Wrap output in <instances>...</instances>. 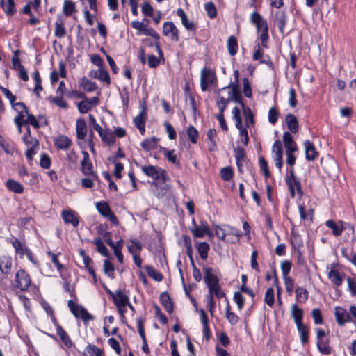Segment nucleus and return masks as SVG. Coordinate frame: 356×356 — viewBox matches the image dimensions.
Instances as JSON below:
<instances>
[{
	"label": "nucleus",
	"mask_w": 356,
	"mask_h": 356,
	"mask_svg": "<svg viewBox=\"0 0 356 356\" xmlns=\"http://www.w3.org/2000/svg\"><path fill=\"white\" fill-rule=\"evenodd\" d=\"M227 92L226 99H228V102L234 101L235 103H238L241 105L242 108H245V105L243 101V97L241 91L238 88V83H230L227 86L220 88L218 93Z\"/></svg>",
	"instance_id": "f257e3e1"
},
{
	"label": "nucleus",
	"mask_w": 356,
	"mask_h": 356,
	"mask_svg": "<svg viewBox=\"0 0 356 356\" xmlns=\"http://www.w3.org/2000/svg\"><path fill=\"white\" fill-rule=\"evenodd\" d=\"M141 170L145 175L152 178L155 181H159L161 180L164 183L167 179V172L164 169L158 166L152 165H145L141 167Z\"/></svg>",
	"instance_id": "f03ea898"
},
{
	"label": "nucleus",
	"mask_w": 356,
	"mask_h": 356,
	"mask_svg": "<svg viewBox=\"0 0 356 356\" xmlns=\"http://www.w3.org/2000/svg\"><path fill=\"white\" fill-rule=\"evenodd\" d=\"M95 207L99 214L108 219L113 225H118L119 220L115 214L112 211L107 202L100 201L95 203Z\"/></svg>",
	"instance_id": "7ed1b4c3"
},
{
	"label": "nucleus",
	"mask_w": 356,
	"mask_h": 356,
	"mask_svg": "<svg viewBox=\"0 0 356 356\" xmlns=\"http://www.w3.org/2000/svg\"><path fill=\"white\" fill-rule=\"evenodd\" d=\"M31 284V278L29 273L23 269L18 270L15 274V287L22 291H27Z\"/></svg>",
	"instance_id": "20e7f679"
},
{
	"label": "nucleus",
	"mask_w": 356,
	"mask_h": 356,
	"mask_svg": "<svg viewBox=\"0 0 356 356\" xmlns=\"http://www.w3.org/2000/svg\"><path fill=\"white\" fill-rule=\"evenodd\" d=\"M216 76L215 71L211 68L204 67L201 70L200 76V88L202 91H207L209 85L216 81Z\"/></svg>",
	"instance_id": "39448f33"
},
{
	"label": "nucleus",
	"mask_w": 356,
	"mask_h": 356,
	"mask_svg": "<svg viewBox=\"0 0 356 356\" xmlns=\"http://www.w3.org/2000/svg\"><path fill=\"white\" fill-rule=\"evenodd\" d=\"M83 156V160L81 161V171L86 176L92 177L94 179L99 181L97 174L93 171L92 163L90 161L89 154L86 151H82Z\"/></svg>",
	"instance_id": "423d86ee"
},
{
	"label": "nucleus",
	"mask_w": 356,
	"mask_h": 356,
	"mask_svg": "<svg viewBox=\"0 0 356 356\" xmlns=\"http://www.w3.org/2000/svg\"><path fill=\"white\" fill-rule=\"evenodd\" d=\"M163 33L170 37L171 40L178 42L179 40V31L172 22H165L163 25Z\"/></svg>",
	"instance_id": "0eeeda50"
},
{
	"label": "nucleus",
	"mask_w": 356,
	"mask_h": 356,
	"mask_svg": "<svg viewBox=\"0 0 356 356\" xmlns=\"http://www.w3.org/2000/svg\"><path fill=\"white\" fill-rule=\"evenodd\" d=\"M203 273L204 281L207 287L219 283V278L216 275V270L213 268L204 267L203 268Z\"/></svg>",
	"instance_id": "6e6552de"
},
{
	"label": "nucleus",
	"mask_w": 356,
	"mask_h": 356,
	"mask_svg": "<svg viewBox=\"0 0 356 356\" xmlns=\"http://www.w3.org/2000/svg\"><path fill=\"white\" fill-rule=\"evenodd\" d=\"M335 318L337 323L340 326H343L346 323L350 322L352 321L350 314L341 307H335Z\"/></svg>",
	"instance_id": "1a4fd4ad"
},
{
	"label": "nucleus",
	"mask_w": 356,
	"mask_h": 356,
	"mask_svg": "<svg viewBox=\"0 0 356 356\" xmlns=\"http://www.w3.org/2000/svg\"><path fill=\"white\" fill-rule=\"evenodd\" d=\"M54 323L56 328V333L61 341L65 344L66 347L72 348L74 346V343L72 342L68 334L63 329V327L57 323L55 318L54 319Z\"/></svg>",
	"instance_id": "9d476101"
},
{
	"label": "nucleus",
	"mask_w": 356,
	"mask_h": 356,
	"mask_svg": "<svg viewBox=\"0 0 356 356\" xmlns=\"http://www.w3.org/2000/svg\"><path fill=\"white\" fill-rule=\"evenodd\" d=\"M287 22V16L284 10H278L275 14L274 24L279 31L283 34Z\"/></svg>",
	"instance_id": "9b49d317"
},
{
	"label": "nucleus",
	"mask_w": 356,
	"mask_h": 356,
	"mask_svg": "<svg viewBox=\"0 0 356 356\" xmlns=\"http://www.w3.org/2000/svg\"><path fill=\"white\" fill-rule=\"evenodd\" d=\"M72 144V140L65 135H60L54 139V145L58 149L67 150Z\"/></svg>",
	"instance_id": "f8f14e48"
},
{
	"label": "nucleus",
	"mask_w": 356,
	"mask_h": 356,
	"mask_svg": "<svg viewBox=\"0 0 356 356\" xmlns=\"http://www.w3.org/2000/svg\"><path fill=\"white\" fill-rule=\"evenodd\" d=\"M283 143L286 152H294L298 150L297 145L289 131H284L283 134Z\"/></svg>",
	"instance_id": "ddd939ff"
},
{
	"label": "nucleus",
	"mask_w": 356,
	"mask_h": 356,
	"mask_svg": "<svg viewBox=\"0 0 356 356\" xmlns=\"http://www.w3.org/2000/svg\"><path fill=\"white\" fill-rule=\"evenodd\" d=\"M62 218L65 223L72 224L74 227H76L79 224L78 216L72 210H63L62 211Z\"/></svg>",
	"instance_id": "4468645a"
},
{
	"label": "nucleus",
	"mask_w": 356,
	"mask_h": 356,
	"mask_svg": "<svg viewBox=\"0 0 356 356\" xmlns=\"http://www.w3.org/2000/svg\"><path fill=\"white\" fill-rule=\"evenodd\" d=\"M305 149V158L307 161H314L318 156V152L314 144L310 140H305L304 142Z\"/></svg>",
	"instance_id": "2eb2a0df"
},
{
	"label": "nucleus",
	"mask_w": 356,
	"mask_h": 356,
	"mask_svg": "<svg viewBox=\"0 0 356 356\" xmlns=\"http://www.w3.org/2000/svg\"><path fill=\"white\" fill-rule=\"evenodd\" d=\"M140 106L141 108V112L133 120V122L136 127L145 124V121L147 118V106L145 102H144L140 103Z\"/></svg>",
	"instance_id": "dca6fc26"
},
{
	"label": "nucleus",
	"mask_w": 356,
	"mask_h": 356,
	"mask_svg": "<svg viewBox=\"0 0 356 356\" xmlns=\"http://www.w3.org/2000/svg\"><path fill=\"white\" fill-rule=\"evenodd\" d=\"M290 185H287L289 186V189L290 191V195L291 197H295V189L297 191V193L300 197L303 195V191L302 189L300 181L298 177H295L293 179H290Z\"/></svg>",
	"instance_id": "f3484780"
},
{
	"label": "nucleus",
	"mask_w": 356,
	"mask_h": 356,
	"mask_svg": "<svg viewBox=\"0 0 356 356\" xmlns=\"http://www.w3.org/2000/svg\"><path fill=\"white\" fill-rule=\"evenodd\" d=\"M159 298L162 306L168 313L171 314L173 312L174 305L168 293L166 291L161 293Z\"/></svg>",
	"instance_id": "a211bd4d"
},
{
	"label": "nucleus",
	"mask_w": 356,
	"mask_h": 356,
	"mask_svg": "<svg viewBox=\"0 0 356 356\" xmlns=\"http://www.w3.org/2000/svg\"><path fill=\"white\" fill-rule=\"evenodd\" d=\"M112 300L116 307L127 306L129 304V298L127 295L122 293V290L118 289L115 291V297Z\"/></svg>",
	"instance_id": "6ab92c4d"
},
{
	"label": "nucleus",
	"mask_w": 356,
	"mask_h": 356,
	"mask_svg": "<svg viewBox=\"0 0 356 356\" xmlns=\"http://www.w3.org/2000/svg\"><path fill=\"white\" fill-rule=\"evenodd\" d=\"M0 4L7 16H12L17 12L14 0H1Z\"/></svg>",
	"instance_id": "aec40b11"
},
{
	"label": "nucleus",
	"mask_w": 356,
	"mask_h": 356,
	"mask_svg": "<svg viewBox=\"0 0 356 356\" xmlns=\"http://www.w3.org/2000/svg\"><path fill=\"white\" fill-rule=\"evenodd\" d=\"M10 243L15 248V252L20 255V258H22L29 250V248L26 247L24 243H22L16 238L12 239Z\"/></svg>",
	"instance_id": "412c9836"
},
{
	"label": "nucleus",
	"mask_w": 356,
	"mask_h": 356,
	"mask_svg": "<svg viewBox=\"0 0 356 356\" xmlns=\"http://www.w3.org/2000/svg\"><path fill=\"white\" fill-rule=\"evenodd\" d=\"M285 120L287 127L291 133L296 134L298 131L299 125L297 118L294 115L291 113L287 114Z\"/></svg>",
	"instance_id": "4be33fe9"
},
{
	"label": "nucleus",
	"mask_w": 356,
	"mask_h": 356,
	"mask_svg": "<svg viewBox=\"0 0 356 356\" xmlns=\"http://www.w3.org/2000/svg\"><path fill=\"white\" fill-rule=\"evenodd\" d=\"M76 131L77 138L83 140L86 136L87 127L86 121L83 118H79L76 120Z\"/></svg>",
	"instance_id": "5701e85b"
},
{
	"label": "nucleus",
	"mask_w": 356,
	"mask_h": 356,
	"mask_svg": "<svg viewBox=\"0 0 356 356\" xmlns=\"http://www.w3.org/2000/svg\"><path fill=\"white\" fill-rule=\"evenodd\" d=\"M343 276H345V273L341 275L337 270L332 269L327 273V277L331 282L337 286L342 284Z\"/></svg>",
	"instance_id": "b1692460"
},
{
	"label": "nucleus",
	"mask_w": 356,
	"mask_h": 356,
	"mask_svg": "<svg viewBox=\"0 0 356 356\" xmlns=\"http://www.w3.org/2000/svg\"><path fill=\"white\" fill-rule=\"evenodd\" d=\"M80 88L88 92H91L97 89V85L86 77H83L79 82Z\"/></svg>",
	"instance_id": "393cba45"
},
{
	"label": "nucleus",
	"mask_w": 356,
	"mask_h": 356,
	"mask_svg": "<svg viewBox=\"0 0 356 356\" xmlns=\"http://www.w3.org/2000/svg\"><path fill=\"white\" fill-rule=\"evenodd\" d=\"M291 316L296 325L302 323L303 311L296 304L291 306Z\"/></svg>",
	"instance_id": "a878e982"
},
{
	"label": "nucleus",
	"mask_w": 356,
	"mask_h": 356,
	"mask_svg": "<svg viewBox=\"0 0 356 356\" xmlns=\"http://www.w3.org/2000/svg\"><path fill=\"white\" fill-rule=\"evenodd\" d=\"M195 247L202 259H206L208 257V252L210 249L209 245L207 242L195 241Z\"/></svg>",
	"instance_id": "bb28decb"
},
{
	"label": "nucleus",
	"mask_w": 356,
	"mask_h": 356,
	"mask_svg": "<svg viewBox=\"0 0 356 356\" xmlns=\"http://www.w3.org/2000/svg\"><path fill=\"white\" fill-rule=\"evenodd\" d=\"M297 330L300 334V342L305 345L309 342V330L306 325L301 323L297 325Z\"/></svg>",
	"instance_id": "cd10ccee"
},
{
	"label": "nucleus",
	"mask_w": 356,
	"mask_h": 356,
	"mask_svg": "<svg viewBox=\"0 0 356 356\" xmlns=\"http://www.w3.org/2000/svg\"><path fill=\"white\" fill-rule=\"evenodd\" d=\"M227 47L230 56H235L238 51V41L234 35H230L227 41Z\"/></svg>",
	"instance_id": "c85d7f7f"
},
{
	"label": "nucleus",
	"mask_w": 356,
	"mask_h": 356,
	"mask_svg": "<svg viewBox=\"0 0 356 356\" xmlns=\"http://www.w3.org/2000/svg\"><path fill=\"white\" fill-rule=\"evenodd\" d=\"M6 186L9 191L14 192L15 193L20 194L22 193L24 191L23 186L20 183L15 181L14 179H8L6 182Z\"/></svg>",
	"instance_id": "c756f323"
},
{
	"label": "nucleus",
	"mask_w": 356,
	"mask_h": 356,
	"mask_svg": "<svg viewBox=\"0 0 356 356\" xmlns=\"http://www.w3.org/2000/svg\"><path fill=\"white\" fill-rule=\"evenodd\" d=\"M158 140L159 138H157L155 136H153L149 138H146L140 143V146L145 151H150L156 147Z\"/></svg>",
	"instance_id": "7c9ffc66"
},
{
	"label": "nucleus",
	"mask_w": 356,
	"mask_h": 356,
	"mask_svg": "<svg viewBox=\"0 0 356 356\" xmlns=\"http://www.w3.org/2000/svg\"><path fill=\"white\" fill-rule=\"evenodd\" d=\"M325 225L332 229V235L334 236H339L341 235V229L340 228V224L334 220H327L325 221Z\"/></svg>",
	"instance_id": "2f4dec72"
},
{
	"label": "nucleus",
	"mask_w": 356,
	"mask_h": 356,
	"mask_svg": "<svg viewBox=\"0 0 356 356\" xmlns=\"http://www.w3.org/2000/svg\"><path fill=\"white\" fill-rule=\"evenodd\" d=\"M144 268L148 275L154 280L161 282L163 280V275L159 271L156 270L152 266L146 265L144 266Z\"/></svg>",
	"instance_id": "473e14b6"
},
{
	"label": "nucleus",
	"mask_w": 356,
	"mask_h": 356,
	"mask_svg": "<svg viewBox=\"0 0 356 356\" xmlns=\"http://www.w3.org/2000/svg\"><path fill=\"white\" fill-rule=\"evenodd\" d=\"M100 138L102 142L108 145V146L113 145L115 142L114 134L109 129L104 130V132L100 136Z\"/></svg>",
	"instance_id": "72a5a7b5"
},
{
	"label": "nucleus",
	"mask_w": 356,
	"mask_h": 356,
	"mask_svg": "<svg viewBox=\"0 0 356 356\" xmlns=\"http://www.w3.org/2000/svg\"><path fill=\"white\" fill-rule=\"evenodd\" d=\"M92 243L97 247V252H99L102 256L106 257H109L108 250L106 247V245L104 244L101 238L98 237V238H95L92 241Z\"/></svg>",
	"instance_id": "f704fd0d"
},
{
	"label": "nucleus",
	"mask_w": 356,
	"mask_h": 356,
	"mask_svg": "<svg viewBox=\"0 0 356 356\" xmlns=\"http://www.w3.org/2000/svg\"><path fill=\"white\" fill-rule=\"evenodd\" d=\"M160 151L167 158L168 161L172 163L173 164H179V162L177 161V156L174 154V150H168L166 147H160Z\"/></svg>",
	"instance_id": "c9c22d12"
},
{
	"label": "nucleus",
	"mask_w": 356,
	"mask_h": 356,
	"mask_svg": "<svg viewBox=\"0 0 356 356\" xmlns=\"http://www.w3.org/2000/svg\"><path fill=\"white\" fill-rule=\"evenodd\" d=\"M298 210L301 220H305L309 218L311 222L313 220L314 214V211L313 209H309V211L306 213L305 206L303 204H300L298 206Z\"/></svg>",
	"instance_id": "e433bc0d"
},
{
	"label": "nucleus",
	"mask_w": 356,
	"mask_h": 356,
	"mask_svg": "<svg viewBox=\"0 0 356 356\" xmlns=\"http://www.w3.org/2000/svg\"><path fill=\"white\" fill-rule=\"evenodd\" d=\"M0 263H1L3 266L2 273L4 275H8L12 268V259L10 257H2L0 258Z\"/></svg>",
	"instance_id": "4c0bfd02"
},
{
	"label": "nucleus",
	"mask_w": 356,
	"mask_h": 356,
	"mask_svg": "<svg viewBox=\"0 0 356 356\" xmlns=\"http://www.w3.org/2000/svg\"><path fill=\"white\" fill-rule=\"evenodd\" d=\"M78 307L77 313L79 314V317L78 318H81L85 323L94 319V317L88 313L83 306L79 305Z\"/></svg>",
	"instance_id": "58836bf2"
},
{
	"label": "nucleus",
	"mask_w": 356,
	"mask_h": 356,
	"mask_svg": "<svg viewBox=\"0 0 356 356\" xmlns=\"http://www.w3.org/2000/svg\"><path fill=\"white\" fill-rule=\"evenodd\" d=\"M296 300L301 303H305L308 300L309 293L307 289L302 287H298L296 289Z\"/></svg>",
	"instance_id": "ea45409f"
},
{
	"label": "nucleus",
	"mask_w": 356,
	"mask_h": 356,
	"mask_svg": "<svg viewBox=\"0 0 356 356\" xmlns=\"http://www.w3.org/2000/svg\"><path fill=\"white\" fill-rule=\"evenodd\" d=\"M209 291L213 294L218 299H220L223 297H225V293L222 289L221 286L220 285V283H218L216 284L209 286L208 287Z\"/></svg>",
	"instance_id": "a19ab883"
},
{
	"label": "nucleus",
	"mask_w": 356,
	"mask_h": 356,
	"mask_svg": "<svg viewBox=\"0 0 356 356\" xmlns=\"http://www.w3.org/2000/svg\"><path fill=\"white\" fill-rule=\"evenodd\" d=\"M83 355L88 356H102V351L95 345L88 344L85 348Z\"/></svg>",
	"instance_id": "79ce46f5"
},
{
	"label": "nucleus",
	"mask_w": 356,
	"mask_h": 356,
	"mask_svg": "<svg viewBox=\"0 0 356 356\" xmlns=\"http://www.w3.org/2000/svg\"><path fill=\"white\" fill-rule=\"evenodd\" d=\"M55 36L59 38L65 37L66 35V30L64 26L63 22L60 19H58L55 23Z\"/></svg>",
	"instance_id": "37998d69"
},
{
	"label": "nucleus",
	"mask_w": 356,
	"mask_h": 356,
	"mask_svg": "<svg viewBox=\"0 0 356 356\" xmlns=\"http://www.w3.org/2000/svg\"><path fill=\"white\" fill-rule=\"evenodd\" d=\"M186 134L191 142L193 144H196L199 138V133L195 127L190 125L186 129Z\"/></svg>",
	"instance_id": "c03bdc74"
},
{
	"label": "nucleus",
	"mask_w": 356,
	"mask_h": 356,
	"mask_svg": "<svg viewBox=\"0 0 356 356\" xmlns=\"http://www.w3.org/2000/svg\"><path fill=\"white\" fill-rule=\"evenodd\" d=\"M225 316L229 323L232 325H236L239 319V318L235 313L230 311V306L229 304H227L225 308Z\"/></svg>",
	"instance_id": "a18cd8bd"
},
{
	"label": "nucleus",
	"mask_w": 356,
	"mask_h": 356,
	"mask_svg": "<svg viewBox=\"0 0 356 356\" xmlns=\"http://www.w3.org/2000/svg\"><path fill=\"white\" fill-rule=\"evenodd\" d=\"M130 241L134 245L127 246L129 252L131 253L132 256H134V254L140 253L143 248L142 244L134 239H131Z\"/></svg>",
	"instance_id": "49530a36"
},
{
	"label": "nucleus",
	"mask_w": 356,
	"mask_h": 356,
	"mask_svg": "<svg viewBox=\"0 0 356 356\" xmlns=\"http://www.w3.org/2000/svg\"><path fill=\"white\" fill-rule=\"evenodd\" d=\"M228 99H226L225 96L220 95L218 93V97L217 99V105L219 109V113L224 114L225 111L227 106V104L229 103Z\"/></svg>",
	"instance_id": "de8ad7c7"
},
{
	"label": "nucleus",
	"mask_w": 356,
	"mask_h": 356,
	"mask_svg": "<svg viewBox=\"0 0 356 356\" xmlns=\"http://www.w3.org/2000/svg\"><path fill=\"white\" fill-rule=\"evenodd\" d=\"M272 152L274 154L273 158H281L283 156V149L282 143L280 140H277L275 141L273 147Z\"/></svg>",
	"instance_id": "09e8293b"
},
{
	"label": "nucleus",
	"mask_w": 356,
	"mask_h": 356,
	"mask_svg": "<svg viewBox=\"0 0 356 356\" xmlns=\"http://www.w3.org/2000/svg\"><path fill=\"white\" fill-rule=\"evenodd\" d=\"M275 295L273 288H268L265 293L264 302L269 306L273 307L275 303Z\"/></svg>",
	"instance_id": "8fccbe9b"
},
{
	"label": "nucleus",
	"mask_w": 356,
	"mask_h": 356,
	"mask_svg": "<svg viewBox=\"0 0 356 356\" xmlns=\"http://www.w3.org/2000/svg\"><path fill=\"white\" fill-rule=\"evenodd\" d=\"M15 110L17 111L18 115L15 118L14 122L16 126L17 127L18 132L22 133V126L24 124L26 125V120L24 119V115L22 114V112H19V111L17 108H15Z\"/></svg>",
	"instance_id": "3c124183"
},
{
	"label": "nucleus",
	"mask_w": 356,
	"mask_h": 356,
	"mask_svg": "<svg viewBox=\"0 0 356 356\" xmlns=\"http://www.w3.org/2000/svg\"><path fill=\"white\" fill-rule=\"evenodd\" d=\"M220 177L224 181H229L234 176V170L232 167H225L220 170Z\"/></svg>",
	"instance_id": "603ef678"
},
{
	"label": "nucleus",
	"mask_w": 356,
	"mask_h": 356,
	"mask_svg": "<svg viewBox=\"0 0 356 356\" xmlns=\"http://www.w3.org/2000/svg\"><path fill=\"white\" fill-rule=\"evenodd\" d=\"M75 3L71 1L65 0L63 4V13L66 16H70L75 11Z\"/></svg>",
	"instance_id": "864d4df0"
},
{
	"label": "nucleus",
	"mask_w": 356,
	"mask_h": 356,
	"mask_svg": "<svg viewBox=\"0 0 356 356\" xmlns=\"http://www.w3.org/2000/svg\"><path fill=\"white\" fill-rule=\"evenodd\" d=\"M217 133L215 129H210L207 133V139L210 141V145L209 146V149L212 151L216 146V143L214 140V138L216 136Z\"/></svg>",
	"instance_id": "5fc2aeb1"
},
{
	"label": "nucleus",
	"mask_w": 356,
	"mask_h": 356,
	"mask_svg": "<svg viewBox=\"0 0 356 356\" xmlns=\"http://www.w3.org/2000/svg\"><path fill=\"white\" fill-rule=\"evenodd\" d=\"M204 8L209 17L211 19L216 17L217 15V10L215 4L213 2L206 3L204 5Z\"/></svg>",
	"instance_id": "6e6d98bb"
},
{
	"label": "nucleus",
	"mask_w": 356,
	"mask_h": 356,
	"mask_svg": "<svg viewBox=\"0 0 356 356\" xmlns=\"http://www.w3.org/2000/svg\"><path fill=\"white\" fill-rule=\"evenodd\" d=\"M115 271V268L113 264L108 260L106 259L104 261V272L106 275H107L109 277L113 278V274Z\"/></svg>",
	"instance_id": "4d7b16f0"
},
{
	"label": "nucleus",
	"mask_w": 356,
	"mask_h": 356,
	"mask_svg": "<svg viewBox=\"0 0 356 356\" xmlns=\"http://www.w3.org/2000/svg\"><path fill=\"white\" fill-rule=\"evenodd\" d=\"M341 254L348 261L352 263L353 265H356V254L353 250L348 252L347 249L342 248Z\"/></svg>",
	"instance_id": "13d9d810"
},
{
	"label": "nucleus",
	"mask_w": 356,
	"mask_h": 356,
	"mask_svg": "<svg viewBox=\"0 0 356 356\" xmlns=\"http://www.w3.org/2000/svg\"><path fill=\"white\" fill-rule=\"evenodd\" d=\"M233 300L237 305L238 309L239 310H241L243 308L245 304V298L243 296L241 292H234Z\"/></svg>",
	"instance_id": "bf43d9fd"
},
{
	"label": "nucleus",
	"mask_w": 356,
	"mask_h": 356,
	"mask_svg": "<svg viewBox=\"0 0 356 356\" xmlns=\"http://www.w3.org/2000/svg\"><path fill=\"white\" fill-rule=\"evenodd\" d=\"M234 156L236 159V163L239 161H244L245 158V151L243 147L237 146L234 149Z\"/></svg>",
	"instance_id": "052dcab7"
},
{
	"label": "nucleus",
	"mask_w": 356,
	"mask_h": 356,
	"mask_svg": "<svg viewBox=\"0 0 356 356\" xmlns=\"http://www.w3.org/2000/svg\"><path fill=\"white\" fill-rule=\"evenodd\" d=\"M245 120L246 127L248 126V123L253 124L254 123V114L249 107H245V108H242Z\"/></svg>",
	"instance_id": "680f3d73"
},
{
	"label": "nucleus",
	"mask_w": 356,
	"mask_h": 356,
	"mask_svg": "<svg viewBox=\"0 0 356 356\" xmlns=\"http://www.w3.org/2000/svg\"><path fill=\"white\" fill-rule=\"evenodd\" d=\"M318 350L324 355H330L332 352V348L328 345V342L317 341Z\"/></svg>",
	"instance_id": "e2e57ef3"
},
{
	"label": "nucleus",
	"mask_w": 356,
	"mask_h": 356,
	"mask_svg": "<svg viewBox=\"0 0 356 356\" xmlns=\"http://www.w3.org/2000/svg\"><path fill=\"white\" fill-rule=\"evenodd\" d=\"M98 79L102 82H105L107 85L111 84L108 72L103 67L99 69Z\"/></svg>",
	"instance_id": "0e129e2a"
},
{
	"label": "nucleus",
	"mask_w": 356,
	"mask_h": 356,
	"mask_svg": "<svg viewBox=\"0 0 356 356\" xmlns=\"http://www.w3.org/2000/svg\"><path fill=\"white\" fill-rule=\"evenodd\" d=\"M279 113L277 109L275 107H271L268 111V122L272 124H275L278 120Z\"/></svg>",
	"instance_id": "69168bd1"
},
{
	"label": "nucleus",
	"mask_w": 356,
	"mask_h": 356,
	"mask_svg": "<svg viewBox=\"0 0 356 356\" xmlns=\"http://www.w3.org/2000/svg\"><path fill=\"white\" fill-rule=\"evenodd\" d=\"M312 316L314 318V323L316 325H321L323 323V319L321 315L320 309L315 308L312 311Z\"/></svg>",
	"instance_id": "338daca9"
},
{
	"label": "nucleus",
	"mask_w": 356,
	"mask_h": 356,
	"mask_svg": "<svg viewBox=\"0 0 356 356\" xmlns=\"http://www.w3.org/2000/svg\"><path fill=\"white\" fill-rule=\"evenodd\" d=\"M348 289L350 295L353 297H356V281L350 277L347 278Z\"/></svg>",
	"instance_id": "774afa93"
}]
</instances>
